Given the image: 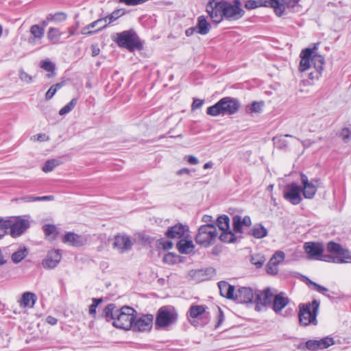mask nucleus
Masks as SVG:
<instances>
[{"label":"nucleus","instance_id":"obj_1","mask_svg":"<svg viewBox=\"0 0 351 351\" xmlns=\"http://www.w3.org/2000/svg\"><path fill=\"white\" fill-rule=\"evenodd\" d=\"M206 12L213 22L219 23L223 19L228 21H237L245 14L240 0L232 1L215 0L210 1L206 5Z\"/></svg>","mask_w":351,"mask_h":351},{"label":"nucleus","instance_id":"obj_2","mask_svg":"<svg viewBox=\"0 0 351 351\" xmlns=\"http://www.w3.org/2000/svg\"><path fill=\"white\" fill-rule=\"evenodd\" d=\"M137 312L132 307L123 306L119 308L115 304H108L103 310L102 317L107 322L113 321L112 325L125 330H131Z\"/></svg>","mask_w":351,"mask_h":351},{"label":"nucleus","instance_id":"obj_3","mask_svg":"<svg viewBox=\"0 0 351 351\" xmlns=\"http://www.w3.org/2000/svg\"><path fill=\"white\" fill-rule=\"evenodd\" d=\"M320 302L314 299L311 302L300 303L298 306V318L301 326H307L311 324L317 326V319Z\"/></svg>","mask_w":351,"mask_h":351},{"label":"nucleus","instance_id":"obj_4","mask_svg":"<svg viewBox=\"0 0 351 351\" xmlns=\"http://www.w3.org/2000/svg\"><path fill=\"white\" fill-rule=\"evenodd\" d=\"M218 232L215 225H202L195 236V242L204 247L213 245L217 237Z\"/></svg>","mask_w":351,"mask_h":351},{"label":"nucleus","instance_id":"obj_5","mask_svg":"<svg viewBox=\"0 0 351 351\" xmlns=\"http://www.w3.org/2000/svg\"><path fill=\"white\" fill-rule=\"evenodd\" d=\"M178 319V313L174 308L170 309L169 306H162L157 312L155 327L156 329H160L169 326V325L176 323Z\"/></svg>","mask_w":351,"mask_h":351},{"label":"nucleus","instance_id":"obj_6","mask_svg":"<svg viewBox=\"0 0 351 351\" xmlns=\"http://www.w3.org/2000/svg\"><path fill=\"white\" fill-rule=\"evenodd\" d=\"M112 40L121 47L132 51L138 47V40L135 32L132 29L117 33Z\"/></svg>","mask_w":351,"mask_h":351},{"label":"nucleus","instance_id":"obj_7","mask_svg":"<svg viewBox=\"0 0 351 351\" xmlns=\"http://www.w3.org/2000/svg\"><path fill=\"white\" fill-rule=\"evenodd\" d=\"M274 294L271 293L269 287L265 288L263 291L256 289V294L254 300L255 310L258 312L263 310V308L271 304Z\"/></svg>","mask_w":351,"mask_h":351},{"label":"nucleus","instance_id":"obj_8","mask_svg":"<svg viewBox=\"0 0 351 351\" xmlns=\"http://www.w3.org/2000/svg\"><path fill=\"white\" fill-rule=\"evenodd\" d=\"M302 187L295 182L285 186L283 197L293 205L299 204L302 201Z\"/></svg>","mask_w":351,"mask_h":351},{"label":"nucleus","instance_id":"obj_9","mask_svg":"<svg viewBox=\"0 0 351 351\" xmlns=\"http://www.w3.org/2000/svg\"><path fill=\"white\" fill-rule=\"evenodd\" d=\"M154 316L152 314L142 315L134 318L131 330L134 332H145L151 330L153 326Z\"/></svg>","mask_w":351,"mask_h":351},{"label":"nucleus","instance_id":"obj_10","mask_svg":"<svg viewBox=\"0 0 351 351\" xmlns=\"http://www.w3.org/2000/svg\"><path fill=\"white\" fill-rule=\"evenodd\" d=\"M216 275V269L209 267L200 269H192L189 271V280L196 282L210 280Z\"/></svg>","mask_w":351,"mask_h":351},{"label":"nucleus","instance_id":"obj_11","mask_svg":"<svg viewBox=\"0 0 351 351\" xmlns=\"http://www.w3.org/2000/svg\"><path fill=\"white\" fill-rule=\"evenodd\" d=\"M304 250L308 260H319L324 253V245L319 242H306L304 244Z\"/></svg>","mask_w":351,"mask_h":351},{"label":"nucleus","instance_id":"obj_12","mask_svg":"<svg viewBox=\"0 0 351 351\" xmlns=\"http://www.w3.org/2000/svg\"><path fill=\"white\" fill-rule=\"evenodd\" d=\"M62 259L60 250H51L47 252L46 257L42 261V266L46 269H52L57 267Z\"/></svg>","mask_w":351,"mask_h":351},{"label":"nucleus","instance_id":"obj_13","mask_svg":"<svg viewBox=\"0 0 351 351\" xmlns=\"http://www.w3.org/2000/svg\"><path fill=\"white\" fill-rule=\"evenodd\" d=\"M256 294V289L253 290L250 287H239L235 292L234 300L239 303L248 304L254 302Z\"/></svg>","mask_w":351,"mask_h":351},{"label":"nucleus","instance_id":"obj_14","mask_svg":"<svg viewBox=\"0 0 351 351\" xmlns=\"http://www.w3.org/2000/svg\"><path fill=\"white\" fill-rule=\"evenodd\" d=\"M189 228L187 225L177 223L173 226L169 227L165 235L171 239H182L189 237Z\"/></svg>","mask_w":351,"mask_h":351},{"label":"nucleus","instance_id":"obj_15","mask_svg":"<svg viewBox=\"0 0 351 351\" xmlns=\"http://www.w3.org/2000/svg\"><path fill=\"white\" fill-rule=\"evenodd\" d=\"M62 242L73 247H79L86 243L87 239L84 235L67 232L62 237Z\"/></svg>","mask_w":351,"mask_h":351},{"label":"nucleus","instance_id":"obj_16","mask_svg":"<svg viewBox=\"0 0 351 351\" xmlns=\"http://www.w3.org/2000/svg\"><path fill=\"white\" fill-rule=\"evenodd\" d=\"M29 222L28 220L21 218H17L12 220L11 236L17 237L23 234L29 228Z\"/></svg>","mask_w":351,"mask_h":351},{"label":"nucleus","instance_id":"obj_17","mask_svg":"<svg viewBox=\"0 0 351 351\" xmlns=\"http://www.w3.org/2000/svg\"><path fill=\"white\" fill-rule=\"evenodd\" d=\"M221 101L224 102L222 106L223 115L234 114L240 108V103L234 98L226 97L221 99Z\"/></svg>","mask_w":351,"mask_h":351},{"label":"nucleus","instance_id":"obj_18","mask_svg":"<svg viewBox=\"0 0 351 351\" xmlns=\"http://www.w3.org/2000/svg\"><path fill=\"white\" fill-rule=\"evenodd\" d=\"M132 243L128 236L117 235L114 237L113 247L117 249L120 253L127 252L132 248Z\"/></svg>","mask_w":351,"mask_h":351},{"label":"nucleus","instance_id":"obj_19","mask_svg":"<svg viewBox=\"0 0 351 351\" xmlns=\"http://www.w3.org/2000/svg\"><path fill=\"white\" fill-rule=\"evenodd\" d=\"M326 249L328 252L335 254V256H340L341 259H346L348 261V254H350V250L346 248H343L341 244L334 242L329 241L327 243Z\"/></svg>","mask_w":351,"mask_h":351},{"label":"nucleus","instance_id":"obj_20","mask_svg":"<svg viewBox=\"0 0 351 351\" xmlns=\"http://www.w3.org/2000/svg\"><path fill=\"white\" fill-rule=\"evenodd\" d=\"M207 306L205 305H195L193 304L190 306L188 312L187 316L191 322V323L193 326H198V323L195 320H192L191 319H197L203 314L205 313Z\"/></svg>","mask_w":351,"mask_h":351},{"label":"nucleus","instance_id":"obj_21","mask_svg":"<svg viewBox=\"0 0 351 351\" xmlns=\"http://www.w3.org/2000/svg\"><path fill=\"white\" fill-rule=\"evenodd\" d=\"M317 45H315L313 49L306 48L302 50L300 57L301 60L300 62V70L304 71L307 70L310 66V60H311V56L315 49H317Z\"/></svg>","mask_w":351,"mask_h":351},{"label":"nucleus","instance_id":"obj_22","mask_svg":"<svg viewBox=\"0 0 351 351\" xmlns=\"http://www.w3.org/2000/svg\"><path fill=\"white\" fill-rule=\"evenodd\" d=\"M31 37L29 38L28 42L30 44L39 43L45 35V29L43 27L39 25H33L29 28Z\"/></svg>","mask_w":351,"mask_h":351},{"label":"nucleus","instance_id":"obj_23","mask_svg":"<svg viewBox=\"0 0 351 351\" xmlns=\"http://www.w3.org/2000/svg\"><path fill=\"white\" fill-rule=\"evenodd\" d=\"M220 295L228 300H234L235 288L226 281H220L218 282Z\"/></svg>","mask_w":351,"mask_h":351},{"label":"nucleus","instance_id":"obj_24","mask_svg":"<svg viewBox=\"0 0 351 351\" xmlns=\"http://www.w3.org/2000/svg\"><path fill=\"white\" fill-rule=\"evenodd\" d=\"M176 247L180 253L189 254L193 252L195 245L192 240L189 239L188 237H184L180 239L176 244Z\"/></svg>","mask_w":351,"mask_h":351},{"label":"nucleus","instance_id":"obj_25","mask_svg":"<svg viewBox=\"0 0 351 351\" xmlns=\"http://www.w3.org/2000/svg\"><path fill=\"white\" fill-rule=\"evenodd\" d=\"M289 302V299L284 296L283 293H280L274 297L273 309L276 313L280 312Z\"/></svg>","mask_w":351,"mask_h":351},{"label":"nucleus","instance_id":"obj_26","mask_svg":"<svg viewBox=\"0 0 351 351\" xmlns=\"http://www.w3.org/2000/svg\"><path fill=\"white\" fill-rule=\"evenodd\" d=\"M37 300V296L35 293L32 292H25L21 297L20 301V306L24 308L34 307Z\"/></svg>","mask_w":351,"mask_h":351},{"label":"nucleus","instance_id":"obj_27","mask_svg":"<svg viewBox=\"0 0 351 351\" xmlns=\"http://www.w3.org/2000/svg\"><path fill=\"white\" fill-rule=\"evenodd\" d=\"M196 32L201 35H206L210 29V25L204 16H200L197 18V23L195 26Z\"/></svg>","mask_w":351,"mask_h":351},{"label":"nucleus","instance_id":"obj_28","mask_svg":"<svg viewBox=\"0 0 351 351\" xmlns=\"http://www.w3.org/2000/svg\"><path fill=\"white\" fill-rule=\"evenodd\" d=\"M248 234L256 239H263L267 235L268 231L261 223H258L253 226Z\"/></svg>","mask_w":351,"mask_h":351},{"label":"nucleus","instance_id":"obj_29","mask_svg":"<svg viewBox=\"0 0 351 351\" xmlns=\"http://www.w3.org/2000/svg\"><path fill=\"white\" fill-rule=\"evenodd\" d=\"M286 137L295 138L291 134L276 136L272 139L274 146L278 149L286 150L288 147L287 141L285 140Z\"/></svg>","mask_w":351,"mask_h":351},{"label":"nucleus","instance_id":"obj_30","mask_svg":"<svg viewBox=\"0 0 351 351\" xmlns=\"http://www.w3.org/2000/svg\"><path fill=\"white\" fill-rule=\"evenodd\" d=\"M219 238L221 242L226 243H234L237 242L238 239V237L235 235V232L232 231L230 228H228V230H221Z\"/></svg>","mask_w":351,"mask_h":351},{"label":"nucleus","instance_id":"obj_31","mask_svg":"<svg viewBox=\"0 0 351 351\" xmlns=\"http://www.w3.org/2000/svg\"><path fill=\"white\" fill-rule=\"evenodd\" d=\"M285 3H288L285 0H268L266 4L274 9L275 13L278 16H281L285 11Z\"/></svg>","mask_w":351,"mask_h":351},{"label":"nucleus","instance_id":"obj_32","mask_svg":"<svg viewBox=\"0 0 351 351\" xmlns=\"http://www.w3.org/2000/svg\"><path fill=\"white\" fill-rule=\"evenodd\" d=\"M224 102L221 101L219 99L216 104L214 105L209 106L206 110V113L208 115L213 117H217L218 115H223V104Z\"/></svg>","mask_w":351,"mask_h":351},{"label":"nucleus","instance_id":"obj_33","mask_svg":"<svg viewBox=\"0 0 351 351\" xmlns=\"http://www.w3.org/2000/svg\"><path fill=\"white\" fill-rule=\"evenodd\" d=\"M27 249L25 246L20 247L12 254L11 259L14 263L17 264L21 262L27 256Z\"/></svg>","mask_w":351,"mask_h":351},{"label":"nucleus","instance_id":"obj_34","mask_svg":"<svg viewBox=\"0 0 351 351\" xmlns=\"http://www.w3.org/2000/svg\"><path fill=\"white\" fill-rule=\"evenodd\" d=\"M311 62L314 64V67L316 70V77L318 73H321L323 70V65L324 64V58L321 55L313 54L311 56Z\"/></svg>","mask_w":351,"mask_h":351},{"label":"nucleus","instance_id":"obj_35","mask_svg":"<svg viewBox=\"0 0 351 351\" xmlns=\"http://www.w3.org/2000/svg\"><path fill=\"white\" fill-rule=\"evenodd\" d=\"M62 33L59 29L56 27H49L47 34V38L53 44L59 42Z\"/></svg>","mask_w":351,"mask_h":351},{"label":"nucleus","instance_id":"obj_36","mask_svg":"<svg viewBox=\"0 0 351 351\" xmlns=\"http://www.w3.org/2000/svg\"><path fill=\"white\" fill-rule=\"evenodd\" d=\"M302 187V192L306 199H313L316 193L317 187L311 182Z\"/></svg>","mask_w":351,"mask_h":351},{"label":"nucleus","instance_id":"obj_37","mask_svg":"<svg viewBox=\"0 0 351 351\" xmlns=\"http://www.w3.org/2000/svg\"><path fill=\"white\" fill-rule=\"evenodd\" d=\"M264 106L265 103L263 101H253L250 105L246 106L245 110L247 113H261Z\"/></svg>","mask_w":351,"mask_h":351},{"label":"nucleus","instance_id":"obj_38","mask_svg":"<svg viewBox=\"0 0 351 351\" xmlns=\"http://www.w3.org/2000/svg\"><path fill=\"white\" fill-rule=\"evenodd\" d=\"M12 219L4 220L0 218V239L6 234H11Z\"/></svg>","mask_w":351,"mask_h":351},{"label":"nucleus","instance_id":"obj_39","mask_svg":"<svg viewBox=\"0 0 351 351\" xmlns=\"http://www.w3.org/2000/svg\"><path fill=\"white\" fill-rule=\"evenodd\" d=\"M215 223L221 230H228L230 228V218L226 215H221L217 217Z\"/></svg>","mask_w":351,"mask_h":351},{"label":"nucleus","instance_id":"obj_40","mask_svg":"<svg viewBox=\"0 0 351 351\" xmlns=\"http://www.w3.org/2000/svg\"><path fill=\"white\" fill-rule=\"evenodd\" d=\"M340 258V256H335V255L322 254V256L319 257L318 261L338 264L346 263L347 262V260L341 259Z\"/></svg>","mask_w":351,"mask_h":351},{"label":"nucleus","instance_id":"obj_41","mask_svg":"<svg viewBox=\"0 0 351 351\" xmlns=\"http://www.w3.org/2000/svg\"><path fill=\"white\" fill-rule=\"evenodd\" d=\"M43 231L47 237H51V239H56L58 234V231L55 225L45 224L43 226Z\"/></svg>","mask_w":351,"mask_h":351},{"label":"nucleus","instance_id":"obj_42","mask_svg":"<svg viewBox=\"0 0 351 351\" xmlns=\"http://www.w3.org/2000/svg\"><path fill=\"white\" fill-rule=\"evenodd\" d=\"M243 223L241 221V216L236 215L232 217L233 231L235 233L242 234L243 232Z\"/></svg>","mask_w":351,"mask_h":351},{"label":"nucleus","instance_id":"obj_43","mask_svg":"<svg viewBox=\"0 0 351 351\" xmlns=\"http://www.w3.org/2000/svg\"><path fill=\"white\" fill-rule=\"evenodd\" d=\"M266 0H248L245 3V7L247 10H252L261 6H267Z\"/></svg>","mask_w":351,"mask_h":351},{"label":"nucleus","instance_id":"obj_44","mask_svg":"<svg viewBox=\"0 0 351 351\" xmlns=\"http://www.w3.org/2000/svg\"><path fill=\"white\" fill-rule=\"evenodd\" d=\"M60 165V160L57 159H51L48 160L45 162L44 165L42 167V170L45 172L48 173L50 171H52L55 167Z\"/></svg>","mask_w":351,"mask_h":351},{"label":"nucleus","instance_id":"obj_45","mask_svg":"<svg viewBox=\"0 0 351 351\" xmlns=\"http://www.w3.org/2000/svg\"><path fill=\"white\" fill-rule=\"evenodd\" d=\"M77 98H73L69 103L60 110L59 114L64 116L70 112L77 104Z\"/></svg>","mask_w":351,"mask_h":351},{"label":"nucleus","instance_id":"obj_46","mask_svg":"<svg viewBox=\"0 0 351 351\" xmlns=\"http://www.w3.org/2000/svg\"><path fill=\"white\" fill-rule=\"evenodd\" d=\"M318 344L319 350L328 348L329 346L335 344L333 338L330 337H326L320 340H318Z\"/></svg>","mask_w":351,"mask_h":351},{"label":"nucleus","instance_id":"obj_47","mask_svg":"<svg viewBox=\"0 0 351 351\" xmlns=\"http://www.w3.org/2000/svg\"><path fill=\"white\" fill-rule=\"evenodd\" d=\"M265 261V257L259 254L252 256L250 259L251 263L254 265L256 268H261L263 265Z\"/></svg>","mask_w":351,"mask_h":351},{"label":"nucleus","instance_id":"obj_48","mask_svg":"<svg viewBox=\"0 0 351 351\" xmlns=\"http://www.w3.org/2000/svg\"><path fill=\"white\" fill-rule=\"evenodd\" d=\"M156 246L158 247H161L165 250H167L171 249L173 247V243L169 240L165 239H160L156 241Z\"/></svg>","mask_w":351,"mask_h":351},{"label":"nucleus","instance_id":"obj_49","mask_svg":"<svg viewBox=\"0 0 351 351\" xmlns=\"http://www.w3.org/2000/svg\"><path fill=\"white\" fill-rule=\"evenodd\" d=\"M125 13L123 10H117L112 12L110 14L108 15L105 18H107V21L108 20V24L111 23L112 22L116 21L117 19L121 17L122 15H123Z\"/></svg>","mask_w":351,"mask_h":351},{"label":"nucleus","instance_id":"obj_50","mask_svg":"<svg viewBox=\"0 0 351 351\" xmlns=\"http://www.w3.org/2000/svg\"><path fill=\"white\" fill-rule=\"evenodd\" d=\"M67 18V16L64 12H57L56 14H50L49 19L56 23H62Z\"/></svg>","mask_w":351,"mask_h":351},{"label":"nucleus","instance_id":"obj_51","mask_svg":"<svg viewBox=\"0 0 351 351\" xmlns=\"http://www.w3.org/2000/svg\"><path fill=\"white\" fill-rule=\"evenodd\" d=\"M278 261H269L266 265V271L269 274H276L278 271Z\"/></svg>","mask_w":351,"mask_h":351},{"label":"nucleus","instance_id":"obj_52","mask_svg":"<svg viewBox=\"0 0 351 351\" xmlns=\"http://www.w3.org/2000/svg\"><path fill=\"white\" fill-rule=\"evenodd\" d=\"M339 136L344 143L349 142L351 139V130L347 127L343 128L339 132Z\"/></svg>","mask_w":351,"mask_h":351},{"label":"nucleus","instance_id":"obj_53","mask_svg":"<svg viewBox=\"0 0 351 351\" xmlns=\"http://www.w3.org/2000/svg\"><path fill=\"white\" fill-rule=\"evenodd\" d=\"M92 301H93V303L89 306V313L91 315H95L97 313V311H96L97 307L99 306V304H100L103 302V298H94L92 299Z\"/></svg>","mask_w":351,"mask_h":351},{"label":"nucleus","instance_id":"obj_54","mask_svg":"<svg viewBox=\"0 0 351 351\" xmlns=\"http://www.w3.org/2000/svg\"><path fill=\"white\" fill-rule=\"evenodd\" d=\"M40 67L48 72L53 73L55 69V64L50 60H45L40 62Z\"/></svg>","mask_w":351,"mask_h":351},{"label":"nucleus","instance_id":"obj_55","mask_svg":"<svg viewBox=\"0 0 351 351\" xmlns=\"http://www.w3.org/2000/svg\"><path fill=\"white\" fill-rule=\"evenodd\" d=\"M305 348L311 350L316 351L319 350L318 340L315 339H310L306 341L305 343Z\"/></svg>","mask_w":351,"mask_h":351},{"label":"nucleus","instance_id":"obj_56","mask_svg":"<svg viewBox=\"0 0 351 351\" xmlns=\"http://www.w3.org/2000/svg\"><path fill=\"white\" fill-rule=\"evenodd\" d=\"M107 25H108L107 24H104L100 27H99L97 29L92 31V30H90V27L88 25L86 27L82 28V29L81 31V34L83 35H90V34H93L94 33H96V32L103 29L104 28L106 27Z\"/></svg>","mask_w":351,"mask_h":351},{"label":"nucleus","instance_id":"obj_57","mask_svg":"<svg viewBox=\"0 0 351 351\" xmlns=\"http://www.w3.org/2000/svg\"><path fill=\"white\" fill-rule=\"evenodd\" d=\"M285 253L282 251L276 252L269 261L276 262L278 261V264L282 262L285 259Z\"/></svg>","mask_w":351,"mask_h":351},{"label":"nucleus","instance_id":"obj_58","mask_svg":"<svg viewBox=\"0 0 351 351\" xmlns=\"http://www.w3.org/2000/svg\"><path fill=\"white\" fill-rule=\"evenodd\" d=\"M149 0H119L120 3H123L127 5L134 6L143 4Z\"/></svg>","mask_w":351,"mask_h":351},{"label":"nucleus","instance_id":"obj_59","mask_svg":"<svg viewBox=\"0 0 351 351\" xmlns=\"http://www.w3.org/2000/svg\"><path fill=\"white\" fill-rule=\"evenodd\" d=\"M218 311H219V313L217 315V322L215 325L216 328H219L221 325L222 322L224 320V314L220 307H218Z\"/></svg>","mask_w":351,"mask_h":351},{"label":"nucleus","instance_id":"obj_60","mask_svg":"<svg viewBox=\"0 0 351 351\" xmlns=\"http://www.w3.org/2000/svg\"><path fill=\"white\" fill-rule=\"evenodd\" d=\"M202 221L203 222L206 223L205 225H215L216 226V223H215V221L213 220V217L210 215H204L202 217Z\"/></svg>","mask_w":351,"mask_h":351},{"label":"nucleus","instance_id":"obj_61","mask_svg":"<svg viewBox=\"0 0 351 351\" xmlns=\"http://www.w3.org/2000/svg\"><path fill=\"white\" fill-rule=\"evenodd\" d=\"M317 291L322 293L323 295L327 296L328 298H330V295H326V292L328 291V289L317 283L315 285V287H313Z\"/></svg>","mask_w":351,"mask_h":351},{"label":"nucleus","instance_id":"obj_62","mask_svg":"<svg viewBox=\"0 0 351 351\" xmlns=\"http://www.w3.org/2000/svg\"><path fill=\"white\" fill-rule=\"evenodd\" d=\"M55 199L53 195L36 196L35 200L37 201H52Z\"/></svg>","mask_w":351,"mask_h":351},{"label":"nucleus","instance_id":"obj_63","mask_svg":"<svg viewBox=\"0 0 351 351\" xmlns=\"http://www.w3.org/2000/svg\"><path fill=\"white\" fill-rule=\"evenodd\" d=\"M106 22H107V18H102V19H99L90 23L88 25L91 29V28L95 27L97 25H100L103 23H105L104 24H106Z\"/></svg>","mask_w":351,"mask_h":351},{"label":"nucleus","instance_id":"obj_64","mask_svg":"<svg viewBox=\"0 0 351 351\" xmlns=\"http://www.w3.org/2000/svg\"><path fill=\"white\" fill-rule=\"evenodd\" d=\"M203 100L199 99H195L192 104V108L193 109H198L202 107L203 105Z\"/></svg>","mask_w":351,"mask_h":351}]
</instances>
